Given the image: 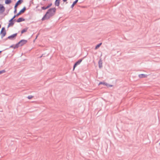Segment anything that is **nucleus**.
I'll return each mask as SVG.
<instances>
[{
	"label": "nucleus",
	"mask_w": 160,
	"mask_h": 160,
	"mask_svg": "<svg viewBox=\"0 0 160 160\" xmlns=\"http://www.w3.org/2000/svg\"><path fill=\"white\" fill-rule=\"evenodd\" d=\"M56 10V9L55 8L49 9L42 18V21H43L45 20L48 19L51 17L53 16L55 14Z\"/></svg>",
	"instance_id": "obj_1"
},
{
	"label": "nucleus",
	"mask_w": 160,
	"mask_h": 160,
	"mask_svg": "<svg viewBox=\"0 0 160 160\" xmlns=\"http://www.w3.org/2000/svg\"><path fill=\"white\" fill-rule=\"evenodd\" d=\"M28 42V41L25 39H22L17 43L14 47V49L18 48L19 46H22Z\"/></svg>",
	"instance_id": "obj_2"
},
{
	"label": "nucleus",
	"mask_w": 160,
	"mask_h": 160,
	"mask_svg": "<svg viewBox=\"0 0 160 160\" xmlns=\"http://www.w3.org/2000/svg\"><path fill=\"white\" fill-rule=\"evenodd\" d=\"M23 2V0H18L16 3H15V6H14V13H16L17 12V7H18V5L21 4Z\"/></svg>",
	"instance_id": "obj_3"
},
{
	"label": "nucleus",
	"mask_w": 160,
	"mask_h": 160,
	"mask_svg": "<svg viewBox=\"0 0 160 160\" xmlns=\"http://www.w3.org/2000/svg\"><path fill=\"white\" fill-rule=\"evenodd\" d=\"M26 8L25 7H24L19 12L16 14L13 17L14 18H15L17 17H18L19 16V15L21 14L24 13L25 12V11L26 10Z\"/></svg>",
	"instance_id": "obj_4"
},
{
	"label": "nucleus",
	"mask_w": 160,
	"mask_h": 160,
	"mask_svg": "<svg viewBox=\"0 0 160 160\" xmlns=\"http://www.w3.org/2000/svg\"><path fill=\"white\" fill-rule=\"evenodd\" d=\"M17 35V33H15L13 34H12L5 39V40H7L8 39H9L10 40H13L16 38Z\"/></svg>",
	"instance_id": "obj_5"
},
{
	"label": "nucleus",
	"mask_w": 160,
	"mask_h": 160,
	"mask_svg": "<svg viewBox=\"0 0 160 160\" xmlns=\"http://www.w3.org/2000/svg\"><path fill=\"white\" fill-rule=\"evenodd\" d=\"M83 58L80 59L78 60L74 64L73 66V69L74 70L75 67L78 65H79L81 62H82Z\"/></svg>",
	"instance_id": "obj_6"
},
{
	"label": "nucleus",
	"mask_w": 160,
	"mask_h": 160,
	"mask_svg": "<svg viewBox=\"0 0 160 160\" xmlns=\"http://www.w3.org/2000/svg\"><path fill=\"white\" fill-rule=\"evenodd\" d=\"M15 18L14 17H12L10 20H9V23L10 24V25L12 26L14 24V21H16V19H14Z\"/></svg>",
	"instance_id": "obj_7"
},
{
	"label": "nucleus",
	"mask_w": 160,
	"mask_h": 160,
	"mask_svg": "<svg viewBox=\"0 0 160 160\" xmlns=\"http://www.w3.org/2000/svg\"><path fill=\"white\" fill-rule=\"evenodd\" d=\"M5 10V8L2 4H0V13H2Z\"/></svg>",
	"instance_id": "obj_8"
},
{
	"label": "nucleus",
	"mask_w": 160,
	"mask_h": 160,
	"mask_svg": "<svg viewBox=\"0 0 160 160\" xmlns=\"http://www.w3.org/2000/svg\"><path fill=\"white\" fill-rule=\"evenodd\" d=\"M98 67L99 68H101L102 67V61L101 58H100L98 62Z\"/></svg>",
	"instance_id": "obj_9"
},
{
	"label": "nucleus",
	"mask_w": 160,
	"mask_h": 160,
	"mask_svg": "<svg viewBox=\"0 0 160 160\" xmlns=\"http://www.w3.org/2000/svg\"><path fill=\"white\" fill-rule=\"evenodd\" d=\"M61 0H56L54 2L55 5L56 6L59 7Z\"/></svg>",
	"instance_id": "obj_10"
},
{
	"label": "nucleus",
	"mask_w": 160,
	"mask_h": 160,
	"mask_svg": "<svg viewBox=\"0 0 160 160\" xmlns=\"http://www.w3.org/2000/svg\"><path fill=\"white\" fill-rule=\"evenodd\" d=\"M25 19L22 17H20L18 18L16 22H21L24 21Z\"/></svg>",
	"instance_id": "obj_11"
},
{
	"label": "nucleus",
	"mask_w": 160,
	"mask_h": 160,
	"mask_svg": "<svg viewBox=\"0 0 160 160\" xmlns=\"http://www.w3.org/2000/svg\"><path fill=\"white\" fill-rule=\"evenodd\" d=\"M138 77L140 78H147V75L143 74H140L138 75Z\"/></svg>",
	"instance_id": "obj_12"
},
{
	"label": "nucleus",
	"mask_w": 160,
	"mask_h": 160,
	"mask_svg": "<svg viewBox=\"0 0 160 160\" xmlns=\"http://www.w3.org/2000/svg\"><path fill=\"white\" fill-rule=\"evenodd\" d=\"M28 27H26L24 28L21 31V34H23V33L25 32H26L28 29ZM22 35V34H21V36Z\"/></svg>",
	"instance_id": "obj_13"
},
{
	"label": "nucleus",
	"mask_w": 160,
	"mask_h": 160,
	"mask_svg": "<svg viewBox=\"0 0 160 160\" xmlns=\"http://www.w3.org/2000/svg\"><path fill=\"white\" fill-rule=\"evenodd\" d=\"M78 0H75V1L73 2L71 6V8H73L74 6L78 2Z\"/></svg>",
	"instance_id": "obj_14"
},
{
	"label": "nucleus",
	"mask_w": 160,
	"mask_h": 160,
	"mask_svg": "<svg viewBox=\"0 0 160 160\" xmlns=\"http://www.w3.org/2000/svg\"><path fill=\"white\" fill-rule=\"evenodd\" d=\"M4 32H6L5 28L4 27H2L1 31L0 34Z\"/></svg>",
	"instance_id": "obj_15"
},
{
	"label": "nucleus",
	"mask_w": 160,
	"mask_h": 160,
	"mask_svg": "<svg viewBox=\"0 0 160 160\" xmlns=\"http://www.w3.org/2000/svg\"><path fill=\"white\" fill-rule=\"evenodd\" d=\"M102 44V43H100L98 44H97V45H96L95 48V49H97Z\"/></svg>",
	"instance_id": "obj_16"
},
{
	"label": "nucleus",
	"mask_w": 160,
	"mask_h": 160,
	"mask_svg": "<svg viewBox=\"0 0 160 160\" xmlns=\"http://www.w3.org/2000/svg\"><path fill=\"white\" fill-rule=\"evenodd\" d=\"M11 2V0H5V3L6 4H9Z\"/></svg>",
	"instance_id": "obj_17"
},
{
	"label": "nucleus",
	"mask_w": 160,
	"mask_h": 160,
	"mask_svg": "<svg viewBox=\"0 0 160 160\" xmlns=\"http://www.w3.org/2000/svg\"><path fill=\"white\" fill-rule=\"evenodd\" d=\"M100 84H103V85H105L106 86H107V85H108V84L107 83L104 82H99V85H100Z\"/></svg>",
	"instance_id": "obj_18"
},
{
	"label": "nucleus",
	"mask_w": 160,
	"mask_h": 160,
	"mask_svg": "<svg viewBox=\"0 0 160 160\" xmlns=\"http://www.w3.org/2000/svg\"><path fill=\"white\" fill-rule=\"evenodd\" d=\"M1 38H2L3 37H4L6 35V32H4V33H1Z\"/></svg>",
	"instance_id": "obj_19"
},
{
	"label": "nucleus",
	"mask_w": 160,
	"mask_h": 160,
	"mask_svg": "<svg viewBox=\"0 0 160 160\" xmlns=\"http://www.w3.org/2000/svg\"><path fill=\"white\" fill-rule=\"evenodd\" d=\"M5 70H2L0 71V74H2L6 72Z\"/></svg>",
	"instance_id": "obj_20"
},
{
	"label": "nucleus",
	"mask_w": 160,
	"mask_h": 160,
	"mask_svg": "<svg viewBox=\"0 0 160 160\" xmlns=\"http://www.w3.org/2000/svg\"><path fill=\"white\" fill-rule=\"evenodd\" d=\"M33 97V96H32V95H29V96H28V98L29 99H32Z\"/></svg>",
	"instance_id": "obj_21"
},
{
	"label": "nucleus",
	"mask_w": 160,
	"mask_h": 160,
	"mask_svg": "<svg viewBox=\"0 0 160 160\" xmlns=\"http://www.w3.org/2000/svg\"><path fill=\"white\" fill-rule=\"evenodd\" d=\"M41 8L43 10L46 9V7L44 6H43L41 7Z\"/></svg>",
	"instance_id": "obj_22"
},
{
	"label": "nucleus",
	"mask_w": 160,
	"mask_h": 160,
	"mask_svg": "<svg viewBox=\"0 0 160 160\" xmlns=\"http://www.w3.org/2000/svg\"><path fill=\"white\" fill-rule=\"evenodd\" d=\"M14 45H11L9 48H8V49L9 48H14Z\"/></svg>",
	"instance_id": "obj_23"
},
{
	"label": "nucleus",
	"mask_w": 160,
	"mask_h": 160,
	"mask_svg": "<svg viewBox=\"0 0 160 160\" xmlns=\"http://www.w3.org/2000/svg\"><path fill=\"white\" fill-rule=\"evenodd\" d=\"M52 3H51L49 4L48 6V7H49V8L52 6Z\"/></svg>",
	"instance_id": "obj_24"
},
{
	"label": "nucleus",
	"mask_w": 160,
	"mask_h": 160,
	"mask_svg": "<svg viewBox=\"0 0 160 160\" xmlns=\"http://www.w3.org/2000/svg\"><path fill=\"white\" fill-rule=\"evenodd\" d=\"M8 49V48H6V49H4V50H3L2 51H0V53H1L2 51H5V50H6Z\"/></svg>",
	"instance_id": "obj_25"
},
{
	"label": "nucleus",
	"mask_w": 160,
	"mask_h": 160,
	"mask_svg": "<svg viewBox=\"0 0 160 160\" xmlns=\"http://www.w3.org/2000/svg\"><path fill=\"white\" fill-rule=\"evenodd\" d=\"M67 0H62L64 2H66V3H68V2H67Z\"/></svg>",
	"instance_id": "obj_26"
},
{
	"label": "nucleus",
	"mask_w": 160,
	"mask_h": 160,
	"mask_svg": "<svg viewBox=\"0 0 160 160\" xmlns=\"http://www.w3.org/2000/svg\"><path fill=\"white\" fill-rule=\"evenodd\" d=\"M10 26H12L10 25V23H9L8 24V27H9Z\"/></svg>",
	"instance_id": "obj_27"
},
{
	"label": "nucleus",
	"mask_w": 160,
	"mask_h": 160,
	"mask_svg": "<svg viewBox=\"0 0 160 160\" xmlns=\"http://www.w3.org/2000/svg\"><path fill=\"white\" fill-rule=\"evenodd\" d=\"M49 8V7L48 6H47V7H46V9L48 8Z\"/></svg>",
	"instance_id": "obj_28"
},
{
	"label": "nucleus",
	"mask_w": 160,
	"mask_h": 160,
	"mask_svg": "<svg viewBox=\"0 0 160 160\" xmlns=\"http://www.w3.org/2000/svg\"><path fill=\"white\" fill-rule=\"evenodd\" d=\"M128 124H132V123H129V122H128Z\"/></svg>",
	"instance_id": "obj_29"
},
{
	"label": "nucleus",
	"mask_w": 160,
	"mask_h": 160,
	"mask_svg": "<svg viewBox=\"0 0 160 160\" xmlns=\"http://www.w3.org/2000/svg\"><path fill=\"white\" fill-rule=\"evenodd\" d=\"M41 4L42 5H43L44 4Z\"/></svg>",
	"instance_id": "obj_30"
},
{
	"label": "nucleus",
	"mask_w": 160,
	"mask_h": 160,
	"mask_svg": "<svg viewBox=\"0 0 160 160\" xmlns=\"http://www.w3.org/2000/svg\"><path fill=\"white\" fill-rule=\"evenodd\" d=\"M37 37H38V36H37L36 37V38L35 39H36L37 38Z\"/></svg>",
	"instance_id": "obj_31"
},
{
	"label": "nucleus",
	"mask_w": 160,
	"mask_h": 160,
	"mask_svg": "<svg viewBox=\"0 0 160 160\" xmlns=\"http://www.w3.org/2000/svg\"><path fill=\"white\" fill-rule=\"evenodd\" d=\"M59 8L60 9H61V8L60 7H59Z\"/></svg>",
	"instance_id": "obj_32"
},
{
	"label": "nucleus",
	"mask_w": 160,
	"mask_h": 160,
	"mask_svg": "<svg viewBox=\"0 0 160 160\" xmlns=\"http://www.w3.org/2000/svg\"><path fill=\"white\" fill-rule=\"evenodd\" d=\"M43 54H42V55L40 57H41H41H42V56H43Z\"/></svg>",
	"instance_id": "obj_33"
},
{
	"label": "nucleus",
	"mask_w": 160,
	"mask_h": 160,
	"mask_svg": "<svg viewBox=\"0 0 160 160\" xmlns=\"http://www.w3.org/2000/svg\"><path fill=\"white\" fill-rule=\"evenodd\" d=\"M36 39H35L34 41H33V42H34L35 41V40Z\"/></svg>",
	"instance_id": "obj_34"
},
{
	"label": "nucleus",
	"mask_w": 160,
	"mask_h": 160,
	"mask_svg": "<svg viewBox=\"0 0 160 160\" xmlns=\"http://www.w3.org/2000/svg\"><path fill=\"white\" fill-rule=\"evenodd\" d=\"M159 145H160V142L159 143Z\"/></svg>",
	"instance_id": "obj_35"
}]
</instances>
